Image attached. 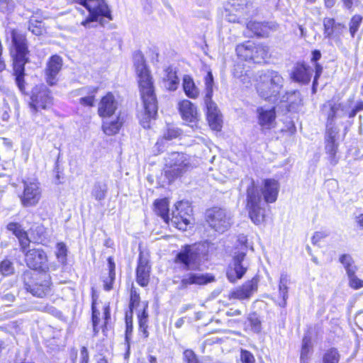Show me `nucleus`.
Returning <instances> with one entry per match:
<instances>
[{
	"label": "nucleus",
	"mask_w": 363,
	"mask_h": 363,
	"mask_svg": "<svg viewBox=\"0 0 363 363\" xmlns=\"http://www.w3.org/2000/svg\"><path fill=\"white\" fill-rule=\"evenodd\" d=\"M338 130L335 127L328 128L325 137V150L330 164L335 165L337 163L339 157L337 156L338 143L337 137Z\"/></svg>",
	"instance_id": "15"
},
{
	"label": "nucleus",
	"mask_w": 363,
	"mask_h": 363,
	"mask_svg": "<svg viewBox=\"0 0 363 363\" xmlns=\"http://www.w3.org/2000/svg\"><path fill=\"white\" fill-rule=\"evenodd\" d=\"M340 104L333 101H328L323 104L322 111L328 118L327 128L332 127V122L335 118L336 113L340 109Z\"/></svg>",
	"instance_id": "30"
},
{
	"label": "nucleus",
	"mask_w": 363,
	"mask_h": 363,
	"mask_svg": "<svg viewBox=\"0 0 363 363\" xmlns=\"http://www.w3.org/2000/svg\"><path fill=\"white\" fill-rule=\"evenodd\" d=\"M321 57V53L319 50H315L312 52V57L311 62L317 63V61L319 60Z\"/></svg>",
	"instance_id": "63"
},
{
	"label": "nucleus",
	"mask_w": 363,
	"mask_h": 363,
	"mask_svg": "<svg viewBox=\"0 0 363 363\" xmlns=\"http://www.w3.org/2000/svg\"><path fill=\"white\" fill-rule=\"evenodd\" d=\"M148 307V303H144V308L143 311L138 314V323H139V330L143 333L144 337L147 338L149 336V333L147 331L148 328V313L147 312V308Z\"/></svg>",
	"instance_id": "36"
},
{
	"label": "nucleus",
	"mask_w": 363,
	"mask_h": 363,
	"mask_svg": "<svg viewBox=\"0 0 363 363\" xmlns=\"http://www.w3.org/2000/svg\"><path fill=\"white\" fill-rule=\"evenodd\" d=\"M15 298H16L15 295L12 292H10V291L4 292V294L1 296V299H2L3 302L6 305H9L10 303L13 302Z\"/></svg>",
	"instance_id": "58"
},
{
	"label": "nucleus",
	"mask_w": 363,
	"mask_h": 363,
	"mask_svg": "<svg viewBox=\"0 0 363 363\" xmlns=\"http://www.w3.org/2000/svg\"><path fill=\"white\" fill-rule=\"evenodd\" d=\"M80 363H89V355L86 347L83 346L80 351Z\"/></svg>",
	"instance_id": "59"
},
{
	"label": "nucleus",
	"mask_w": 363,
	"mask_h": 363,
	"mask_svg": "<svg viewBox=\"0 0 363 363\" xmlns=\"http://www.w3.org/2000/svg\"><path fill=\"white\" fill-rule=\"evenodd\" d=\"M335 20L333 18H328L324 21L325 34L330 37L333 33V26Z\"/></svg>",
	"instance_id": "55"
},
{
	"label": "nucleus",
	"mask_w": 363,
	"mask_h": 363,
	"mask_svg": "<svg viewBox=\"0 0 363 363\" xmlns=\"http://www.w3.org/2000/svg\"><path fill=\"white\" fill-rule=\"evenodd\" d=\"M125 341L126 344V352L125 354V357H128L130 354V340L131 338V335L133 333V321H132V315L130 314V318H128V313L125 315Z\"/></svg>",
	"instance_id": "42"
},
{
	"label": "nucleus",
	"mask_w": 363,
	"mask_h": 363,
	"mask_svg": "<svg viewBox=\"0 0 363 363\" xmlns=\"http://www.w3.org/2000/svg\"><path fill=\"white\" fill-rule=\"evenodd\" d=\"M53 104L50 90L44 84L36 85L32 89L29 106L33 113L40 110H48Z\"/></svg>",
	"instance_id": "11"
},
{
	"label": "nucleus",
	"mask_w": 363,
	"mask_h": 363,
	"mask_svg": "<svg viewBox=\"0 0 363 363\" xmlns=\"http://www.w3.org/2000/svg\"><path fill=\"white\" fill-rule=\"evenodd\" d=\"M254 43L247 41L245 43L240 44L236 47V52L238 55L245 60H252L253 58Z\"/></svg>",
	"instance_id": "33"
},
{
	"label": "nucleus",
	"mask_w": 363,
	"mask_h": 363,
	"mask_svg": "<svg viewBox=\"0 0 363 363\" xmlns=\"http://www.w3.org/2000/svg\"><path fill=\"white\" fill-rule=\"evenodd\" d=\"M315 77H314V79H313V89H315V86L317 84L318 79L320 77V76L322 74L323 67L320 64L315 63Z\"/></svg>",
	"instance_id": "60"
},
{
	"label": "nucleus",
	"mask_w": 363,
	"mask_h": 363,
	"mask_svg": "<svg viewBox=\"0 0 363 363\" xmlns=\"http://www.w3.org/2000/svg\"><path fill=\"white\" fill-rule=\"evenodd\" d=\"M328 236V233L326 231L315 232L312 237V242L315 247H320L319 242L321 240Z\"/></svg>",
	"instance_id": "54"
},
{
	"label": "nucleus",
	"mask_w": 363,
	"mask_h": 363,
	"mask_svg": "<svg viewBox=\"0 0 363 363\" xmlns=\"http://www.w3.org/2000/svg\"><path fill=\"white\" fill-rule=\"evenodd\" d=\"M174 262L181 264L182 269L186 271H195L200 269L201 259L197 251H179Z\"/></svg>",
	"instance_id": "14"
},
{
	"label": "nucleus",
	"mask_w": 363,
	"mask_h": 363,
	"mask_svg": "<svg viewBox=\"0 0 363 363\" xmlns=\"http://www.w3.org/2000/svg\"><path fill=\"white\" fill-rule=\"evenodd\" d=\"M252 61L259 63L268 57L269 48L262 44L255 45L254 43Z\"/></svg>",
	"instance_id": "37"
},
{
	"label": "nucleus",
	"mask_w": 363,
	"mask_h": 363,
	"mask_svg": "<svg viewBox=\"0 0 363 363\" xmlns=\"http://www.w3.org/2000/svg\"><path fill=\"white\" fill-rule=\"evenodd\" d=\"M118 108V103L111 93H108L101 99L98 113L102 118H109L116 113Z\"/></svg>",
	"instance_id": "18"
},
{
	"label": "nucleus",
	"mask_w": 363,
	"mask_h": 363,
	"mask_svg": "<svg viewBox=\"0 0 363 363\" xmlns=\"http://www.w3.org/2000/svg\"><path fill=\"white\" fill-rule=\"evenodd\" d=\"M206 221L216 232L223 233L233 225V215L225 208L212 207L205 213Z\"/></svg>",
	"instance_id": "8"
},
{
	"label": "nucleus",
	"mask_w": 363,
	"mask_h": 363,
	"mask_svg": "<svg viewBox=\"0 0 363 363\" xmlns=\"http://www.w3.org/2000/svg\"><path fill=\"white\" fill-rule=\"evenodd\" d=\"M257 111L258 113L259 125L267 128H270L272 122L276 118L274 108L265 109L262 107H259L257 108Z\"/></svg>",
	"instance_id": "27"
},
{
	"label": "nucleus",
	"mask_w": 363,
	"mask_h": 363,
	"mask_svg": "<svg viewBox=\"0 0 363 363\" xmlns=\"http://www.w3.org/2000/svg\"><path fill=\"white\" fill-rule=\"evenodd\" d=\"M180 135L178 129L169 128L164 134V138L167 140H172L177 138Z\"/></svg>",
	"instance_id": "57"
},
{
	"label": "nucleus",
	"mask_w": 363,
	"mask_h": 363,
	"mask_svg": "<svg viewBox=\"0 0 363 363\" xmlns=\"http://www.w3.org/2000/svg\"><path fill=\"white\" fill-rule=\"evenodd\" d=\"M28 29L35 35L42 34L41 22L30 19L29 21Z\"/></svg>",
	"instance_id": "52"
},
{
	"label": "nucleus",
	"mask_w": 363,
	"mask_h": 363,
	"mask_svg": "<svg viewBox=\"0 0 363 363\" xmlns=\"http://www.w3.org/2000/svg\"><path fill=\"white\" fill-rule=\"evenodd\" d=\"M104 288L106 291H110L112 287H113V281H111V279L109 278V277L108 278H106L104 281Z\"/></svg>",
	"instance_id": "64"
},
{
	"label": "nucleus",
	"mask_w": 363,
	"mask_h": 363,
	"mask_svg": "<svg viewBox=\"0 0 363 363\" xmlns=\"http://www.w3.org/2000/svg\"><path fill=\"white\" fill-rule=\"evenodd\" d=\"M12 43L14 50L11 52L13 60V70L16 75V82L19 89L24 90V66L28 62V53L26 40L24 35L15 30L11 32Z\"/></svg>",
	"instance_id": "3"
},
{
	"label": "nucleus",
	"mask_w": 363,
	"mask_h": 363,
	"mask_svg": "<svg viewBox=\"0 0 363 363\" xmlns=\"http://www.w3.org/2000/svg\"><path fill=\"white\" fill-rule=\"evenodd\" d=\"M40 199V190L38 183L35 182H25L23 195L21 202L25 206H35Z\"/></svg>",
	"instance_id": "17"
},
{
	"label": "nucleus",
	"mask_w": 363,
	"mask_h": 363,
	"mask_svg": "<svg viewBox=\"0 0 363 363\" xmlns=\"http://www.w3.org/2000/svg\"><path fill=\"white\" fill-rule=\"evenodd\" d=\"M239 8H236L235 5H232L230 8L225 9V18L230 23H240L241 20L244 18L245 8L243 4H238Z\"/></svg>",
	"instance_id": "26"
},
{
	"label": "nucleus",
	"mask_w": 363,
	"mask_h": 363,
	"mask_svg": "<svg viewBox=\"0 0 363 363\" xmlns=\"http://www.w3.org/2000/svg\"><path fill=\"white\" fill-rule=\"evenodd\" d=\"M14 269L12 263L7 260H3L0 264V272L4 276H9L13 273Z\"/></svg>",
	"instance_id": "48"
},
{
	"label": "nucleus",
	"mask_w": 363,
	"mask_h": 363,
	"mask_svg": "<svg viewBox=\"0 0 363 363\" xmlns=\"http://www.w3.org/2000/svg\"><path fill=\"white\" fill-rule=\"evenodd\" d=\"M133 60L143 103V110L139 113L138 118L144 128H150L151 121L155 118L157 113V101L152 79L146 66L144 56L140 52L134 55Z\"/></svg>",
	"instance_id": "1"
},
{
	"label": "nucleus",
	"mask_w": 363,
	"mask_h": 363,
	"mask_svg": "<svg viewBox=\"0 0 363 363\" xmlns=\"http://www.w3.org/2000/svg\"><path fill=\"white\" fill-rule=\"evenodd\" d=\"M247 320L249 321L251 329L254 333H258L261 331V321L257 313H250L248 315Z\"/></svg>",
	"instance_id": "45"
},
{
	"label": "nucleus",
	"mask_w": 363,
	"mask_h": 363,
	"mask_svg": "<svg viewBox=\"0 0 363 363\" xmlns=\"http://www.w3.org/2000/svg\"><path fill=\"white\" fill-rule=\"evenodd\" d=\"M311 347V338L307 336H304L302 341V348L301 352V363H307Z\"/></svg>",
	"instance_id": "44"
},
{
	"label": "nucleus",
	"mask_w": 363,
	"mask_h": 363,
	"mask_svg": "<svg viewBox=\"0 0 363 363\" xmlns=\"http://www.w3.org/2000/svg\"><path fill=\"white\" fill-rule=\"evenodd\" d=\"M154 206L155 213L160 216L166 223L169 224V201L167 199L156 200L154 203Z\"/></svg>",
	"instance_id": "29"
},
{
	"label": "nucleus",
	"mask_w": 363,
	"mask_h": 363,
	"mask_svg": "<svg viewBox=\"0 0 363 363\" xmlns=\"http://www.w3.org/2000/svg\"><path fill=\"white\" fill-rule=\"evenodd\" d=\"M167 76L164 78L165 86L170 91H175L179 85V80L177 77L176 72H173L169 68L167 69Z\"/></svg>",
	"instance_id": "39"
},
{
	"label": "nucleus",
	"mask_w": 363,
	"mask_h": 363,
	"mask_svg": "<svg viewBox=\"0 0 363 363\" xmlns=\"http://www.w3.org/2000/svg\"><path fill=\"white\" fill-rule=\"evenodd\" d=\"M123 123V119L121 118L120 115H117L116 120L104 121L102 125L103 130L108 135H115L119 131Z\"/></svg>",
	"instance_id": "32"
},
{
	"label": "nucleus",
	"mask_w": 363,
	"mask_h": 363,
	"mask_svg": "<svg viewBox=\"0 0 363 363\" xmlns=\"http://www.w3.org/2000/svg\"><path fill=\"white\" fill-rule=\"evenodd\" d=\"M356 325L361 329L363 328V311L357 313L354 318Z\"/></svg>",
	"instance_id": "62"
},
{
	"label": "nucleus",
	"mask_w": 363,
	"mask_h": 363,
	"mask_svg": "<svg viewBox=\"0 0 363 363\" xmlns=\"http://www.w3.org/2000/svg\"><path fill=\"white\" fill-rule=\"evenodd\" d=\"M6 229L18 238L23 250L28 247L31 242L35 243L41 242L45 233V228L40 223H34L29 228L28 233L22 228L21 224L14 222L9 223Z\"/></svg>",
	"instance_id": "7"
},
{
	"label": "nucleus",
	"mask_w": 363,
	"mask_h": 363,
	"mask_svg": "<svg viewBox=\"0 0 363 363\" xmlns=\"http://www.w3.org/2000/svg\"><path fill=\"white\" fill-rule=\"evenodd\" d=\"M25 260L29 268L34 271L44 269L47 267V255L45 251H26L25 254Z\"/></svg>",
	"instance_id": "19"
},
{
	"label": "nucleus",
	"mask_w": 363,
	"mask_h": 363,
	"mask_svg": "<svg viewBox=\"0 0 363 363\" xmlns=\"http://www.w3.org/2000/svg\"><path fill=\"white\" fill-rule=\"evenodd\" d=\"M192 208L189 201H179L175 205V210L172 211L173 213L182 216V218H187L193 221L192 218Z\"/></svg>",
	"instance_id": "35"
},
{
	"label": "nucleus",
	"mask_w": 363,
	"mask_h": 363,
	"mask_svg": "<svg viewBox=\"0 0 363 363\" xmlns=\"http://www.w3.org/2000/svg\"><path fill=\"white\" fill-rule=\"evenodd\" d=\"M289 284V279L286 274L282 273L280 277L279 284V294L281 297V301L279 302V306L285 307L286 305V300L288 298V285Z\"/></svg>",
	"instance_id": "31"
},
{
	"label": "nucleus",
	"mask_w": 363,
	"mask_h": 363,
	"mask_svg": "<svg viewBox=\"0 0 363 363\" xmlns=\"http://www.w3.org/2000/svg\"><path fill=\"white\" fill-rule=\"evenodd\" d=\"M247 28L252 32V35L265 38L269 35L271 27L268 23L250 21L247 24Z\"/></svg>",
	"instance_id": "28"
},
{
	"label": "nucleus",
	"mask_w": 363,
	"mask_h": 363,
	"mask_svg": "<svg viewBox=\"0 0 363 363\" xmlns=\"http://www.w3.org/2000/svg\"><path fill=\"white\" fill-rule=\"evenodd\" d=\"M246 254L243 252H236L233 256L232 262L228 264L226 269V277L228 279L235 283L238 279L242 278L247 269V265L245 262Z\"/></svg>",
	"instance_id": "12"
},
{
	"label": "nucleus",
	"mask_w": 363,
	"mask_h": 363,
	"mask_svg": "<svg viewBox=\"0 0 363 363\" xmlns=\"http://www.w3.org/2000/svg\"><path fill=\"white\" fill-rule=\"evenodd\" d=\"M339 354L335 349H330L323 357V363H338Z\"/></svg>",
	"instance_id": "47"
},
{
	"label": "nucleus",
	"mask_w": 363,
	"mask_h": 363,
	"mask_svg": "<svg viewBox=\"0 0 363 363\" xmlns=\"http://www.w3.org/2000/svg\"><path fill=\"white\" fill-rule=\"evenodd\" d=\"M140 303V295L135 289H132L130 291V299L129 303L130 313L132 315L133 310L135 307L138 306Z\"/></svg>",
	"instance_id": "49"
},
{
	"label": "nucleus",
	"mask_w": 363,
	"mask_h": 363,
	"mask_svg": "<svg viewBox=\"0 0 363 363\" xmlns=\"http://www.w3.org/2000/svg\"><path fill=\"white\" fill-rule=\"evenodd\" d=\"M232 239L235 240V248L236 250H254L252 242L244 235L233 237Z\"/></svg>",
	"instance_id": "43"
},
{
	"label": "nucleus",
	"mask_w": 363,
	"mask_h": 363,
	"mask_svg": "<svg viewBox=\"0 0 363 363\" xmlns=\"http://www.w3.org/2000/svg\"><path fill=\"white\" fill-rule=\"evenodd\" d=\"M76 3L85 7L89 13V17L82 22V25L87 27L89 23L98 21L100 17H106L112 20L111 11L104 0H74Z\"/></svg>",
	"instance_id": "9"
},
{
	"label": "nucleus",
	"mask_w": 363,
	"mask_h": 363,
	"mask_svg": "<svg viewBox=\"0 0 363 363\" xmlns=\"http://www.w3.org/2000/svg\"><path fill=\"white\" fill-rule=\"evenodd\" d=\"M21 279L24 289L34 296L43 298L50 291V276L45 272L26 270Z\"/></svg>",
	"instance_id": "4"
},
{
	"label": "nucleus",
	"mask_w": 363,
	"mask_h": 363,
	"mask_svg": "<svg viewBox=\"0 0 363 363\" xmlns=\"http://www.w3.org/2000/svg\"><path fill=\"white\" fill-rule=\"evenodd\" d=\"M240 361L242 363H255V358L250 351L242 349L240 351Z\"/></svg>",
	"instance_id": "53"
},
{
	"label": "nucleus",
	"mask_w": 363,
	"mask_h": 363,
	"mask_svg": "<svg viewBox=\"0 0 363 363\" xmlns=\"http://www.w3.org/2000/svg\"><path fill=\"white\" fill-rule=\"evenodd\" d=\"M344 6L349 10H352V6L354 4H357L359 2H360V0H342Z\"/></svg>",
	"instance_id": "61"
},
{
	"label": "nucleus",
	"mask_w": 363,
	"mask_h": 363,
	"mask_svg": "<svg viewBox=\"0 0 363 363\" xmlns=\"http://www.w3.org/2000/svg\"><path fill=\"white\" fill-rule=\"evenodd\" d=\"M107 185L105 183L96 182L94 183L91 195L97 201L104 200L107 193Z\"/></svg>",
	"instance_id": "38"
},
{
	"label": "nucleus",
	"mask_w": 363,
	"mask_h": 363,
	"mask_svg": "<svg viewBox=\"0 0 363 363\" xmlns=\"http://www.w3.org/2000/svg\"><path fill=\"white\" fill-rule=\"evenodd\" d=\"M179 109L182 118L186 122L193 123L197 120L196 108L190 101L184 99L180 101Z\"/></svg>",
	"instance_id": "22"
},
{
	"label": "nucleus",
	"mask_w": 363,
	"mask_h": 363,
	"mask_svg": "<svg viewBox=\"0 0 363 363\" xmlns=\"http://www.w3.org/2000/svg\"><path fill=\"white\" fill-rule=\"evenodd\" d=\"M313 69L303 62H297L291 74V79L296 82L307 84L310 82Z\"/></svg>",
	"instance_id": "21"
},
{
	"label": "nucleus",
	"mask_w": 363,
	"mask_h": 363,
	"mask_svg": "<svg viewBox=\"0 0 363 363\" xmlns=\"http://www.w3.org/2000/svg\"><path fill=\"white\" fill-rule=\"evenodd\" d=\"M194 247V250H217L219 246L218 245V239L213 238L195 243Z\"/></svg>",
	"instance_id": "41"
},
{
	"label": "nucleus",
	"mask_w": 363,
	"mask_h": 363,
	"mask_svg": "<svg viewBox=\"0 0 363 363\" xmlns=\"http://www.w3.org/2000/svg\"><path fill=\"white\" fill-rule=\"evenodd\" d=\"M97 91L98 87L88 86L81 89L79 94L82 96L79 99V103L84 106H94L95 96Z\"/></svg>",
	"instance_id": "24"
},
{
	"label": "nucleus",
	"mask_w": 363,
	"mask_h": 363,
	"mask_svg": "<svg viewBox=\"0 0 363 363\" xmlns=\"http://www.w3.org/2000/svg\"><path fill=\"white\" fill-rule=\"evenodd\" d=\"M205 86L204 103L207 109V120L210 127L215 130H220L222 127V119L216 104L212 101L214 79L211 70H207L203 78Z\"/></svg>",
	"instance_id": "6"
},
{
	"label": "nucleus",
	"mask_w": 363,
	"mask_h": 363,
	"mask_svg": "<svg viewBox=\"0 0 363 363\" xmlns=\"http://www.w3.org/2000/svg\"><path fill=\"white\" fill-rule=\"evenodd\" d=\"M340 262L343 265L347 272V274H352L356 273L357 270L354 261L350 255L345 254L340 257Z\"/></svg>",
	"instance_id": "40"
},
{
	"label": "nucleus",
	"mask_w": 363,
	"mask_h": 363,
	"mask_svg": "<svg viewBox=\"0 0 363 363\" xmlns=\"http://www.w3.org/2000/svg\"><path fill=\"white\" fill-rule=\"evenodd\" d=\"M62 65V58L58 55H53L50 58L45 69V79L47 83L53 86L56 84L57 76Z\"/></svg>",
	"instance_id": "20"
},
{
	"label": "nucleus",
	"mask_w": 363,
	"mask_h": 363,
	"mask_svg": "<svg viewBox=\"0 0 363 363\" xmlns=\"http://www.w3.org/2000/svg\"><path fill=\"white\" fill-rule=\"evenodd\" d=\"M362 21V16L360 15H354L350 20V33L352 37H354L357 31L358 30Z\"/></svg>",
	"instance_id": "46"
},
{
	"label": "nucleus",
	"mask_w": 363,
	"mask_h": 363,
	"mask_svg": "<svg viewBox=\"0 0 363 363\" xmlns=\"http://www.w3.org/2000/svg\"><path fill=\"white\" fill-rule=\"evenodd\" d=\"M242 185L247 186V208L252 221L259 225L264 221L265 216V204L277 201L279 185L277 181L272 179H264L262 193L264 201L255 186L252 178L245 177L241 181Z\"/></svg>",
	"instance_id": "2"
},
{
	"label": "nucleus",
	"mask_w": 363,
	"mask_h": 363,
	"mask_svg": "<svg viewBox=\"0 0 363 363\" xmlns=\"http://www.w3.org/2000/svg\"><path fill=\"white\" fill-rule=\"evenodd\" d=\"M108 269H109V272H108L109 278L111 279V281H113L115 279V277H116V273H115L116 265H115L113 259L111 257H109L108 258Z\"/></svg>",
	"instance_id": "56"
},
{
	"label": "nucleus",
	"mask_w": 363,
	"mask_h": 363,
	"mask_svg": "<svg viewBox=\"0 0 363 363\" xmlns=\"http://www.w3.org/2000/svg\"><path fill=\"white\" fill-rule=\"evenodd\" d=\"M14 6L13 0H0V11L2 13H11L13 11Z\"/></svg>",
	"instance_id": "50"
},
{
	"label": "nucleus",
	"mask_w": 363,
	"mask_h": 363,
	"mask_svg": "<svg viewBox=\"0 0 363 363\" xmlns=\"http://www.w3.org/2000/svg\"><path fill=\"white\" fill-rule=\"evenodd\" d=\"M257 290V282L252 279L245 282L242 286L232 290L228 294V298L238 299L240 301L248 300Z\"/></svg>",
	"instance_id": "16"
},
{
	"label": "nucleus",
	"mask_w": 363,
	"mask_h": 363,
	"mask_svg": "<svg viewBox=\"0 0 363 363\" xmlns=\"http://www.w3.org/2000/svg\"><path fill=\"white\" fill-rule=\"evenodd\" d=\"M151 265L148 251H140L136 268V281L143 286H147L150 281Z\"/></svg>",
	"instance_id": "13"
},
{
	"label": "nucleus",
	"mask_w": 363,
	"mask_h": 363,
	"mask_svg": "<svg viewBox=\"0 0 363 363\" xmlns=\"http://www.w3.org/2000/svg\"><path fill=\"white\" fill-rule=\"evenodd\" d=\"M182 87L187 97L196 99L199 96V88L196 85L194 79L190 75H184L182 79Z\"/></svg>",
	"instance_id": "23"
},
{
	"label": "nucleus",
	"mask_w": 363,
	"mask_h": 363,
	"mask_svg": "<svg viewBox=\"0 0 363 363\" xmlns=\"http://www.w3.org/2000/svg\"><path fill=\"white\" fill-rule=\"evenodd\" d=\"M171 215L172 217L169 218V224L180 230H187L188 228L192 224L191 220L182 218V216H179L177 213L172 212Z\"/></svg>",
	"instance_id": "34"
},
{
	"label": "nucleus",
	"mask_w": 363,
	"mask_h": 363,
	"mask_svg": "<svg viewBox=\"0 0 363 363\" xmlns=\"http://www.w3.org/2000/svg\"><path fill=\"white\" fill-rule=\"evenodd\" d=\"M347 276L350 281V286L352 288L359 289L363 287V280L359 279L355 275V273H352V274H347Z\"/></svg>",
	"instance_id": "51"
},
{
	"label": "nucleus",
	"mask_w": 363,
	"mask_h": 363,
	"mask_svg": "<svg viewBox=\"0 0 363 363\" xmlns=\"http://www.w3.org/2000/svg\"><path fill=\"white\" fill-rule=\"evenodd\" d=\"M213 279H209L203 274L189 273L186 274L181 281V287L184 289L190 284H205L211 282Z\"/></svg>",
	"instance_id": "25"
},
{
	"label": "nucleus",
	"mask_w": 363,
	"mask_h": 363,
	"mask_svg": "<svg viewBox=\"0 0 363 363\" xmlns=\"http://www.w3.org/2000/svg\"><path fill=\"white\" fill-rule=\"evenodd\" d=\"M165 165L169 168L165 172L167 177L174 180L189 169L190 163L185 154L174 152L165 158Z\"/></svg>",
	"instance_id": "10"
},
{
	"label": "nucleus",
	"mask_w": 363,
	"mask_h": 363,
	"mask_svg": "<svg viewBox=\"0 0 363 363\" xmlns=\"http://www.w3.org/2000/svg\"><path fill=\"white\" fill-rule=\"evenodd\" d=\"M284 82V78L278 72L267 69L262 72L257 80V91L264 99L275 97L281 90Z\"/></svg>",
	"instance_id": "5"
}]
</instances>
